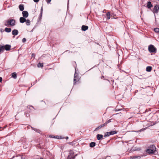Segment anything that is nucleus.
Wrapping results in <instances>:
<instances>
[{
	"label": "nucleus",
	"mask_w": 159,
	"mask_h": 159,
	"mask_svg": "<svg viewBox=\"0 0 159 159\" xmlns=\"http://www.w3.org/2000/svg\"><path fill=\"white\" fill-rule=\"evenodd\" d=\"M38 67H43V63L39 62L37 65Z\"/></svg>",
	"instance_id": "23"
},
{
	"label": "nucleus",
	"mask_w": 159,
	"mask_h": 159,
	"mask_svg": "<svg viewBox=\"0 0 159 159\" xmlns=\"http://www.w3.org/2000/svg\"><path fill=\"white\" fill-rule=\"evenodd\" d=\"M106 16H107V19H110V12H107L106 13Z\"/></svg>",
	"instance_id": "26"
},
{
	"label": "nucleus",
	"mask_w": 159,
	"mask_h": 159,
	"mask_svg": "<svg viewBox=\"0 0 159 159\" xmlns=\"http://www.w3.org/2000/svg\"><path fill=\"white\" fill-rule=\"evenodd\" d=\"M111 119H110L107 121L106 122V124L107 125V124L111 122Z\"/></svg>",
	"instance_id": "31"
},
{
	"label": "nucleus",
	"mask_w": 159,
	"mask_h": 159,
	"mask_svg": "<svg viewBox=\"0 0 159 159\" xmlns=\"http://www.w3.org/2000/svg\"><path fill=\"white\" fill-rule=\"evenodd\" d=\"M76 68H75V72L74 74V84H75L76 83L79 81V78L77 74L76 73Z\"/></svg>",
	"instance_id": "3"
},
{
	"label": "nucleus",
	"mask_w": 159,
	"mask_h": 159,
	"mask_svg": "<svg viewBox=\"0 0 159 159\" xmlns=\"http://www.w3.org/2000/svg\"><path fill=\"white\" fill-rule=\"evenodd\" d=\"M154 30L156 32L159 33V28H155L154 29Z\"/></svg>",
	"instance_id": "29"
},
{
	"label": "nucleus",
	"mask_w": 159,
	"mask_h": 159,
	"mask_svg": "<svg viewBox=\"0 0 159 159\" xmlns=\"http://www.w3.org/2000/svg\"><path fill=\"white\" fill-rule=\"evenodd\" d=\"M19 8L20 11H23L24 10V6L22 4H20L19 6Z\"/></svg>",
	"instance_id": "14"
},
{
	"label": "nucleus",
	"mask_w": 159,
	"mask_h": 159,
	"mask_svg": "<svg viewBox=\"0 0 159 159\" xmlns=\"http://www.w3.org/2000/svg\"><path fill=\"white\" fill-rule=\"evenodd\" d=\"M25 22H26V23L27 25H30V22L29 20H26V21H25Z\"/></svg>",
	"instance_id": "27"
},
{
	"label": "nucleus",
	"mask_w": 159,
	"mask_h": 159,
	"mask_svg": "<svg viewBox=\"0 0 159 159\" xmlns=\"http://www.w3.org/2000/svg\"><path fill=\"white\" fill-rule=\"evenodd\" d=\"M146 152L148 153L149 154H154L155 151H153L151 149H148L146 150Z\"/></svg>",
	"instance_id": "12"
},
{
	"label": "nucleus",
	"mask_w": 159,
	"mask_h": 159,
	"mask_svg": "<svg viewBox=\"0 0 159 159\" xmlns=\"http://www.w3.org/2000/svg\"><path fill=\"white\" fill-rule=\"evenodd\" d=\"M11 30L10 28H6L5 29V31L7 32H11Z\"/></svg>",
	"instance_id": "22"
},
{
	"label": "nucleus",
	"mask_w": 159,
	"mask_h": 159,
	"mask_svg": "<svg viewBox=\"0 0 159 159\" xmlns=\"http://www.w3.org/2000/svg\"><path fill=\"white\" fill-rule=\"evenodd\" d=\"M30 109H31V108H33V109H34V108L32 106H31L30 107Z\"/></svg>",
	"instance_id": "40"
},
{
	"label": "nucleus",
	"mask_w": 159,
	"mask_h": 159,
	"mask_svg": "<svg viewBox=\"0 0 159 159\" xmlns=\"http://www.w3.org/2000/svg\"><path fill=\"white\" fill-rule=\"evenodd\" d=\"M74 152L73 151H71L69 154L68 156L66 159H75V157L77 156V154L74 155Z\"/></svg>",
	"instance_id": "2"
},
{
	"label": "nucleus",
	"mask_w": 159,
	"mask_h": 159,
	"mask_svg": "<svg viewBox=\"0 0 159 159\" xmlns=\"http://www.w3.org/2000/svg\"><path fill=\"white\" fill-rule=\"evenodd\" d=\"M4 50L5 49L6 51H9L10 50L11 46L10 45L7 44L3 46Z\"/></svg>",
	"instance_id": "6"
},
{
	"label": "nucleus",
	"mask_w": 159,
	"mask_h": 159,
	"mask_svg": "<svg viewBox=\"0 0 159 159\" xmlns=\"http://www.w3.org/2000/svg\"><path fill=\"white\" fill-rule=\"evenodd\" d=\"M18 30L16 29H14L12 31V34L14 36L17 35L18 34Z\"/></svg>",
	"instance_id": "8"
},
{
	"label": "nucleus",
	"mask_w": 159,
	"mask_h": 159,
	"mask_svg": "<svg viewBox=\"0 0 159 159\" xmlns=\"http://www.w3.org/2000/svg\"><path fill=\"white\" fill-rule=\"evenodd\" d=\"M12 77L13 78L16 79L17 77V75L16 72H14L11 74Z\"/></svg>",
	"instance_id": "24"
},
{
	"label": "nucleus",
	"mask_w": 159,
	"mask_h": 159,
	"mask_svg": "<svg viewBox=\"0 0 159 159\" xmlns=\"http://www.w3.org/2000/svg\"><path fill=\"white\" fill-rule=\"evenodd\" d=\"M26 41V39L25 38H23L22 40V42L25 43Z\"/></svg>",
	"instance_id": "34"
},
{
	"label": "nucleus",
	"mask_w": 159,
	"mask_h": 159,
	"mask_svg": "<svg viewBox=\"0 0 159 159\" xmlns=\"http://www.w3.org/2000/svg\"><path fill=\"white\" fill-rule=\"evenodd\" d=\"M107 124H106V123H105L100 125V126H99L96 129L97 130L98 129H100L101 128L106 126V125H107Z\"/></svg>",
	"instance_id": "16"
},
{
	"label": "nucleus",
	"mask_w": 159,
	"mask_h": 159,
	"mask_svg": "<svg viewBox=\"0 0 159 159\" xmlns=\"http://www.w3.org/2000/svg\"><path fill=\"white\" fill-rule=\"evenodd\" d=\"M110 135H112L116 134L117 133V131H111L109 132Z\"/></svg>",
	"instance_id": "21"
},
{
	"label": "nucleus",
	"mask_w": 159,
	"mask_h": 159,
	"mask_svg": "<svg viewBox=\"0 0 159 159\" xmlns=\"http://www.w3.org/2000/svg\"><path fill=\"white\" fill-rule=\"evenodd\" d=\"M110 135V132H107L105 133L104 135V137H106L107 136H109Z\"/></svg>",
	"instance_id": "25"
},
{
	"label": "nucleus",
	"mask_w": 159,
	"mask_h": 159,
	"mask_svg": "<svg viewBox=\"0 0 159 159\" xmlns=\"http://www.w3.org/2000/svg\"><path fill=\"white\" fill-rule=\"evenodd\" d=\"M42 12H43V7H42L41 9V13H40V15L39 16H40L41 17L42 16Z\"/></svg>",
	"instance_id": "33"
},
{
	"label": "nucleus",
	"mask_w": 159,
	"mask_h": 159,
	"mask_svg": "<svg viewBox=\"0 0 159 159\" xmlns=\"http://www.w3.org/2000/svg\"><path fill=\"white\" fill-rule=\"evenodd\" d=\"M40 159H44L43 158H41Z\"/></svg>",
	"instance_id": "46"
},
{
	"label": "nucleus",
	"mask_w": 159,
	"mask_h": 159,
	"mask_svg": "<svg viewBox=\"0 0 159 159\" xmlns=\"http://www.w3.org/2000/svg\"><path fill=\"white\" fill-rule=\"evenodd\" d=\"M88 29V27L86 25H83L81 27L82 30L85 31L87 30Z\"/></svg>",
	"instance_id": "11"
},
{
	"label": "nucleus",
	"mask_w": 159,
	"mask_h": 159,
	"mask_svg": "<svg viewBox=\"0 0 159 159\" xmlns=\"http://www.w3.org/2000/svg\"><path fill=\"white\" fill-rule=\"evenodd\" d=\"M66 139H68V137H66Z\"/></svg>",
	"instance_id": "43"
},
{
	"label": "nucleus",
	"mask_w": 159,
	"mask_h": 159,
	"mask_svg": "<svg viewBox=\"0 0 159 159\" xmlns=\"http://www.w3.org/2000/svg\"><path fill=\"white\" fill-rule=\"evenodd\" d=\"M33 1L35 2H38L39 1V0H33Z\"/></svg>",
	"instance_id": "38"
},
{
	"label": "nucleus",
	"mask_w": 159,
	"mask_h": 159,
	"mask_svg": "<svg viewBox=\"0 0 159 159\" xmlns=\"http://www.w3.org/2000/svg\"><path fill=\"white\" fill-rule=\"evenodd\" d=\"M140 158V157L139 156H132L130 157V159H138Z\"/></svg>",
	"instance_id": "13"
},
{
	"label": "nucleus",
	"mask_w": 159,
	"mask_h": 159,
	"mask_svg": "<svg viewBox=\"0 0 159 159\" xmlns=\"http://www.w3.org/2000/svg\"><path fill=\"white\" fill-rule=\"evenodd\" d=\"M103 137V135L102 134H98L97 135V139L98 140H100Z\"/></svg>",
	"instance_id": "18"
},
{
	"label": "nucleus",
	"mask_w": 159,
	"mask_h": 159,
	"mask_svg": "<svg viewBox=\"0 0 159 159\" xmlns=\"http://www.w3.org/2000/svg\"><path fill=\"white\" fill-rule=\"evenodd\" d=\"M147 7L149 9H150L152 7L153 5L152 4L151 2L149 1L147 2Z\"/></svg>",
	"instance_id": "9"
},
{
	"label": "nucleus",
	"mask_w": 159,
	"mask_h": 159,
	"mask_svg": "<svg viewBox=\"0 0 159 159\" xmlns=\"http://www.w3.org/2000/svg\"><path fill=\"white\" fill-rule=\"evenodd\" d=\"M46 1V2H47V3L48 4L49 3H50L51 0H45Z\"/></svg>",
	"instance_id": "36"
},
{
	"label": "nucleus",
	"mask_w": 159,
	"mask_h": 159,
	"mask_svg": "<svg viewBox=\"0 0 159 159\" xmlns=\"http://www.w3.org/2000/svg\"><path fill=\"white\" fill-rule=\"evenodd\" d=\"M21 159H25V158L24 157H21Z\"/></svg>",
	"instance_id": "42"
},
{
	"label": "nucleus",
	"mask_w": 159,
	"mask_h": 159,
	"mask_svg": "<svg viewBox=\"0 0 159 159\" xmlns=\"http://www.w3.org/2000/svg\"><path fill=\"white\" fill-rule=\"evenodd\" d=\"M55 136H53V135H50L49 136V137L51 138H55Z\"/></svg>",
	"instance_id": "37"
},
{
	"label": "nucleus",
	"mask_w": 159,
	"mask_h": 159,
	"mask_svg": "<svg viewBox=\"0 0 159 159\" xmlns=\"http://www.w3.org/2000/svg\"><path fill=\"white\" fill-rule=\"evenodd\" d=\"M104 159H106V158H105V159L104 158Z\"/></svg>",
	"instance_id": "47"
},
{
	"label": "nucleus",
	"mask_w": 159,
	"mask_h": 159,
	"mask_svg": "<svg viewBox=\"0 0 159 159\" xmlns=\"http://www.w3.org/2000/svg\"><path fill=\"white\" fill-rule=\"evenodd\" d=\"M31 128L33 130H34L37 133H40L41 132V131L39 129L35 128L32 127Z\"/></svg>",
	"instance_id": "17"
},
{
	"label": "nucleus",
	"mask_w": 159,
	"mask_h": 159,
	"mask_svg": "<svg viewBox=\"0 0 159 159\" xmlns=\"http://www.w3.org/2000/svg\"><path fill=\"white\" fill-rule=\"evenodd\" d=\"M6 22L7 23V24H6V23H5L4 24L5 25L7 26V25H9L10 20H7L6 21Z\"/></svg>",
	"instance_id": "30"
},
{
	"label": "nucleus",
	"mask_w": 159,
	"mask_h": 159,
	"mask_svg": "<svg viewBox=\"0 0 159 159\" xmlns=\"http://www.w3.org/2000/svg\"><path fill=\"white\" fill-rule=\"evenodd\" d=\"M96 145V143L94 142H92L90 143L89 146L91 148H93Z\"/></svg>",
	"instance_id": "20"
},
{
	"label": "nucleus",
	"mask_w": 159,
	"mask_h": 159,
	"mask_svg": "<svg viewBox=\"0 0 159 159\" xmlns=\"http://www.w3.org/2000/svg\"><path fill=\"white\" fill-rule=\"evenodd\" d=\"M35 54L34 53H32V57H34V58L35 57Z\"/></svg>",
	"instance_id": "39"
},
{
	"label": "nucleus",
	"mask_w": 159,
	"mask_h": 159,
	"mask_svg": "<svg viewBox=\"0 0 159 159\" xmlns=\"http://www.w3.org/2000/svg\"><path fill=\"white\" fill-rule=\"evenodd\" d=\"M9 25L11 26H14L15 25L16 21L14 19L10 20Z\"/></svg>",
	"instance_id": "5"
},
{
	"label": "nucleus",
	"mask_w": 159,
	"mask_h": 159,
	"mask_svg": "<svg viewBox=\"0 0 159 159\" xmlns=\"http://www.w3.org/2000/svg\"><path fill=\"white\" fill-rule=\"evenodd\" d=\"M4 51L3 46L1 47L0 46V52H3Z\"/></svg>",
	"instance_id": "28"
},
{
	"label": "nucleus",
	"mask_w": 159,
	"mask_h": 159,
	"mask_svg": "<svg viewBox=\"0 0 159 159\" xmlns=\"http://www.w3.org/2000/svg\"><path fill=\"white\" fill-rule=\"evenodd\" d=\"M152 69V67L150 66H148L146 68V70L148 72H150Z\"/></svg>",
	"instance_id": "19"
},
{
	"label": "nucleus",
	"mask_w": 159,
	"mask_h": 159,
	"mask_svg": "<svg viewBox=\"0 0 159 159\" xmlns=\"http://www.w3.org/2000/svg\"><path fill=\"white\" fill-rule=\"evenodd\" d=\"M103 78H104V76H102V77H101V78L102 79Z\"/></svg>",
	"instance_id": "45"
},
{
	"label": "nucleus",
	"mask_w": 159,
	"mask_h": 159,
	"mask_svg": "<svg viewBox=\"0 0 159 159\" xmlns=\"http://www.w3.org/2000/svg\"><path fill=\"white\" fill-rule=\"evenodd\" d=\"M26 21V19L23 17H22L20 18V22L21 23H23Z\"/></svg>",
	"instance_id": "10"
},
{
	"label": "nucleus",
	"mask_w": 159,
	"mask_h": 159,
	"mask_svg": "<svg viewBox=\"0 0 159 159\" xmlns=\"http://www.w3.org/2000/svg\"><path fill=\"white\" fill-rule=\"evenodd\" d=\"M2 80V77H0V82H1Z\"/></svg>",
	"instance_id": "41"
},
{
	"label": "nucleus",
	"mask_w": 159,
	"mask_h": 159,
	"mask_svg": "<svg viewBox=\"0 0 159 159\" xmlns=\"http://www.w3.org/2000/svg\"><path fill=\"white\" fill-rule=\"evenodd\" d=\"M121 109H119L117 108V107H116V108H115V111H121Z\"/></svg>",
	"instance_id": "32"
},
{
	"label": "nucleus",
	"mask_w": 159,
	"mask_h": 159,
	"mask_svg": "<svg viewBox=\"0 0 159 159\" xmlns=\"http://www.w3.org/2000/svg\"><path fill=\"white\" fill-rule=\"evenodd\" d=\"M23 17L24 18H27L28 17L29 14L28 12L26 11H23L22 12Z\"/></svg>",
	"instance_id": "7"
},
{
	"label": "nucleus",
	"mask_w": 159,
	"mask_h": 159,
	"mask_svg": "<svg viewBox=\"0 0 159 159\" xmlns=\"http://www.w3.org/2000/svg\"><path fill=\"white\" fill-rule=\"evenodd\" d=\"M55 136V137L54 138L58 139H61V138H59V136Z\"/></svg>",
	"instance_id": "35"
},
{
	"label": "nucleus",
	"mask_w": 159,
	"mask_h": 159,
	"mask_svg": "<svg viewBox=\"0 0 159 159\" xmlns=\"http://www.w3.org/2000/svg\"><path fill=\"white\" fill-rule=\"evenodd\" d=\"M148 49L150 52L155 53L156 52L157 49L152 45H150L148 46Z\"/></svg>",
	"instance_id": "1"
},
{
	"label": "nucleus",
	"mask_w": 159,
	"mask_h": 159,
	"mask_svg": "<svg viewBox=\"0 0 159 159\" xmlns=\"http://www.w3.org/2000/svg\"><path fill=\"white\" fill-rule=\"evenodd\" d=\"M59 138H61V139H62V138L61 137V136H60L59 137Z\"/></svg>",
	"instance_id": "44"
},
{
	"label": "nucleus",
	"mask_w": 159,
	"mask_h": 159,
	"mask_svg": "<svg viewBox=\"0 0 159 159\" xmlns=\"http://www.w3.org/2000/svg\"><path fill=\"white\" fill-rule=\"evenodd\" d=\"M150 149L151 150H152L155 152L156 151V149L155 146L153 145H151L150 146Z\"/></svg>",
	"instance_id": "15"
},
{
	"label": "nucleus",
	"mask_w": 159,
	"mask_h": 159,
	"mask_svg": "<svg viewBox=\"0 0 159 159\" xmlns=\"http://www.w3.org/2000/svg\"><path fill=\"white\" fill-rule=\"evenodd\" d=\"M159 10V5H156L155 6L152 11L154 12H155V13H157L158 12Z\"/></svg>",
	"instance_id": "4"
}]
</instances>
